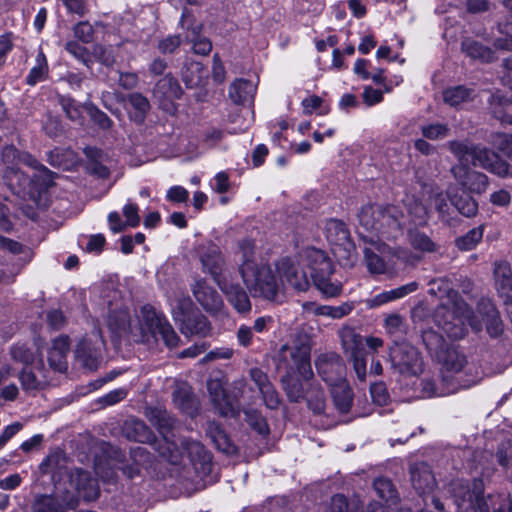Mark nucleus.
Here are the masks:
<instances>
[{"label": "nucleus", "mask_w": 512, "mask_h": 512, "mask_svg": "<svg viewBox=\"0 0 512 512\" xmlns=\"http://www.w3.org/2000/svg\"><path fill=\"white\" fill-rule=\"evenodd\" d=\"M244 261L239 271L242 280L253 298L275 301L282 292L280 281L277 280L272 268L251 258L253 245L245 241L241 245Z\"/></svg>", "instance_id": "obj_1"}, {"label": "nucleus", "mask_w": 512, "mask_h": 512, "mask_svg": "<svg viewBox=\"0 0 512 512\" xmlns=\"http://www.w3.org/2000/svg\"><path fill=\"white\" fill-rule=\"evenodd\" d=\"M434 320L448 337L454 339H461L466 335L467 324L475 331L481 330V324L474 321L470 308L455 291L449 293L447 302L436 308Z\"/></svg>", "instance_id": "obj_2"}, {"label": "nucleus", "mask_w": 512, "mask_h": 512, "mask_svg": "<svg viewBox=\"0 0 512 512\" xmlns=\"http://www.w3.org/2000/svg\"><path fill=\"white\" fill-rule=\"evenodd\" d=\"M311 348V339L307 335H298L292 344H284L277 351V369L284 372V375H298L303 381L312 379Z\"/></svg>", "instance_id": "obj_3"}, {"label": "nucleus", "mask_w": 512, "mask_h": 512, "mask_svg": "<svg viewBox=\"0 0 512 512\" xmlns=\"http://www.w3.org/2000/svg\"><path fill=\"white\" fill-rule=\"evenodd\" d=\"M449 149L458 158L460 163L467 166L471 163L486 169L500 177L510 174V166L498 154L480 145H473L462 141L449 142Z\"/></svg>", "instance_id": "obj_4"}, {"label": "nucleus", "mask_w": 512, "mask_h": 512, "mask_svg": "<svg viewBox=\"0 0 512 512\" xmlns=\"http://www.w3.org/2000/svg\"><path fill=\"white\" fill-rule=\"evenodd\" d=\"M180 447L175 442L169 441L164 437V443L159 447V453L171 464H179L186 454L196 469L199 468L204 472L211 470L212 457L204 446L195 440L181 439Z\"/></svg>", "instance_id": "obj_5"}, {"label": "nucleus", "mask_w": 512, "mask_h": 512, "mask_svg": "<svg viewBox=\"0 0 512 512\" xmlns=\"http://www.w3.org/2000/svg\"><path fill=\"white\" fill-rule=\"evenodd\" d=\"M307 265L311 270V278L315 287L326 298L337 297L342 293V282L332 280L333 268L330 260L318 249H308L305 252Z\"/></svg>", "instance_id": "obj_6"}, {"label": "nucleus", "mask_w": 512, "mask_h": 512, "mask_svg": "<svg viewBox=\"0 0 512 512\" xmlns=\"http://www.w3.org/2000/svg\"><path fill=\"white\" fill-rule=\"evenodd\" d=\"M142 331V341H149L150 337L158 340L160 337L165 345L174 348L178 345L179 337L165 316L158 313L151 305H144L139 315Z\"/></svg>", "instance_id": "obj_7"}, {"label": "nucleus", "mask_w": 512, "mask_h": 512, "mask_svg": "<svg viewBox=\"0 0 512 512\" xmlns=\"http://www.w3.org/2000/svg\"><path fill=\"white\" fill-rule=\"evenodd\" d=\"M451 492L458 512H490L484 496V482L474 479L471 483L463 480L451 482Z\"/></svg>", "instance_id": "obj_8"}, {"label": "nucleus", "mask_w": 512, "mask_h": 512, "mask_svg": "<svg viewBox=\"0 0 512 512\" xmlns=\"http://www.w3.org/2000/svg\"><path fill=\"white\" fill-rule=\"evenodd\" d=\"M388 359L394 373L403 376H417L423 371L420 352L413 345L394 342L388 349Z\"/></svg>", "instance_id": "obj_9"}, {"label": "nucleus", "mask_w": 512, "mask_h": 512, "mask_svg": "<svg viewBox=\"0 0 512 512\" xmlns=\"http://www.w3.org/2000/svg\"><path fill=\"white\" fill-rule=\"evenodd\" d=\"M359 236L368 244L363 249L364 262L368 272L372 275H393L394 268L387 259L390 254L389 246L374 236H366L362 232H359Z\"/></svg>", "instance_id": "obj_10"}, {"label": "nucleus", "mask_w": 512, "mask_h": 512, "mask_svg": "<svg viewBox=\"0 0 512 512\" xmlns=\"http://www.w3.org/2000/svg\"><path fill=\"white\" fill-rule=\"evenodd\" d=\"M281 289L291 288L297 292H305L310 287V281L303 265L290 258H284L276 264Z\"/></svg>", "instance_id": "obj_11"}, {"label": "nucleus", "mask_w": 512, "mask_h": 512, "mask_svg": "<svg viewBox=\"0 0 512 512\" xmlns=\"http://www.w3.org/2000/svg\"><path fill=\"white\" fill-rule=\"evenodd\" d=\"M437 359L442 363V381L444 383L455 382L459 380L461 383H471V386L476 384L475 378L464 380L462 378V371L467 364L466 356L460 352L456 347H446Z\"/></svg>", "instance_id": "obj_12"}, {"label": "nucleus", "mask_w": 512, "mask_h": 512, "mask_svg": "<svg viewBox=\"0 0 512 512\" xmlns=\"http://www.w3.org/2000/svg\"><path fill=\"white\" fill-rule=\"evenodd\" d=\"M315 366L319 376L328 385L332 386L344 381L345 365L339 354L325 352L315 359Z\"/></svg>", "instance_id": "obj_13"}, {"label": "nucleus", "mask_w": 512, "mask_h": 512, "mask_svg": "<svg viewBox=\"0 0 512 512\" xmlns=\"http://www.w3.org/2000/svg\"><path fill=\"white\" fill-rule=\"evenodd\" d=\"M452 174L463 191L482 194L488 187V177L477 171L470 170L465 163H459L452 169Z\"/></svg>", "instance_id": "obj_14"}, {"label": "nucleus", "mask_w": 512, "mask_h": 512, "mask_svg": "<svg viewBox=\"0 0 512 512\" xmlns=\"http://www.w3.org/2000/svg\"><path fill=\"white\" fill-rule=\"evenodd\" d=\"M198 253L203 270L210 273L217 284L219 281H223L221 273L225 262L220 248L216 244L208 242L199 247Z\"/></svg>", "instance_id": "obj_15"}, {"label": "nucleus", "mask_w": 512, "mask_h": 512, "mask_svg": "<svg viewBox=\"0 0 512 512\" xmlns=\"http://www.w3.org/2000/svg\"><path fill=\"white\" fill-rule=\"evenodd\" d=\"M70 484L85 501H94L100 495L97 480L85 470H73L70 474Z\"/></svg>", "instance_id": "obj_16"}, {"label": "nucleus", "mask_w": 512, "mask_h": 512, "mask_svg": "<svg viewBox=\"0 0 512 512\" xmlns=\"http://www.w3.org/2000/svg\"><path fill=\"white\" fill-rule=\"evenodd\" d=\"M384 212L380 216L379 234L387 238H395L405 226V216L403 212L394 205L383 206Z\"/></svg>", "instance_id": "obj_17"}, {"label": "nucleus", "mask_w": 512, "mask_h": 512, "mask_svg": "<svg viewBox=\"0 0 512 512\" xmlns=\"http://www.w3.org/2000/svg\"><path fill=\"white\" fill-rule=\"evenodd\" d=\"M249 376L262 395L264 404L269 409L278 408L280 404L279 394L270 382L268 375L260 368L255 367L249 370Z\"/></svg>", "instance_id": "obj_18"}, {"label": "nucleus", "mask_w": 512, "mask_h": 512, "mask_svg": "<svg viewBox=\"0 0 512 512\" xmlns=\"http://www.w3.org/2000/svg\"><path fill=\"white\" fill-rule=\"evenodd\" d=\"M383 212V205L380 204L363 206L358 214V233L362 232L363 235L379 238V229L381 227L379 221Z\"/></svg>", "instance_id": "obj_19"}, {"label": "nucleus", "mask_w": 512, "mask_h": 512, "mask_svg": "<svg viewBox=\"0 0 512 512\" xmlns=\"http://www.w3.org/2000/svg\"><path fill=\"white\" fill-rule=\"evenodd\" d=\"M188 10H184L181 16L180 24L182 28L188 30L186 34V40L192 44L194 53L199 55H208L212 50L211 41L201 35L203 25L198 23L195 25H187L189 18Z\"/></svg>", "instance_id": "obj_20"}, {"label": "nucleus", "mask_w": 512, "mask_h": 512, "mask_svg": "<svg viewBox=\"0 0 512 512\" xmlns=\"http://www.w3.org/2000/svg\"><path fill=\"white\" fill-rule=\"evenodd\" d=\"M104 346L102 339L93 343L90 339H83L76 349V357L81 364L89 370H96L101 362V348Z\"/></svg>", "instance_id": "obj_21"}, {"label": "nucleus", "mask_w": 512, "mask_h": 512, "mask_svg": "<svg viewBox=\"0 0 512 512\" xmlns=\"http://www.w3.org/2000/svg\"><path fill=\"white\" fill-rule=\"evenodd\" d=\"M22 389L28 393L43 389L49 383L47 370L43 360L40 359L34 366V370L24 368L19 375Z\"/></svg>", "instance_id": "obj_22"}, {"label": "nucleus", "mask_w": 512, "mask_h": 512, "mask_svg": "<svg viewBox=\"0 0 512 512\" xmlns=\"http://www.w3.org/2000/svg\"><path fill=\"white\" fill-rule=\"evenodd\" d=\"M192 292L196 300L206 311L216 313L223 307L221 296L205 280H197L192 287Z\"/></svg>", "instance_id": "obj_23"}, {"label": "nucleus", "mask_w": 512, "mask_h": 512, "mask_svg": "<svg viewBox=\"0 0 512 512\" xmlns=\"http://www.w3.org/2000/svg\"><path fill=\"white\" fill-rule=\"evenodd\" d=\"M218 286L238 313L250 312L251 301L246 291L239 284L231 283L223 278V281H219Z\"/></svg>", "instance_id": "obj_24"}, {"label": "nucleus", "mask_w": 512, "mask_h": 512, "mask_svg": "<svg viewBox=\"0 0 512 512\" xmlns=\"http://www.w3.org/2000/svg\"><path fill=\"white\" fill-rule=\"evenodd\" d=\"M87 157L86 169L89 174L106 179L110 175L108 164L111 162L106 153L96 147L87 146L83 149Z\"/></svg>", "instance_id": "obj_25"}, {"label": "nucleus", "mask_w": 512, "mask_h": 512, "mask_svg": "<svg viewBox=\"0 0 512 512\" xmlns=\"http://www.w3.org/2000/svg\"><path fill=\"white\" fill-rule=\"evenodd\" d=\"M411 482L419 494H428L436 486L435 477L427 463H415L410 468Z\"/></svg>", "instance_id": "obj_26"}, {"label": "nucleus", "mask_w": 512, "mask_h": 512, "mask_svg": "<svg viewBox=\"0 0 512 512\" xmlns=\"http://www.w3.org/2000/svg\"><path fill=\"white\" fill-rule=\"evenodd\" d=\"M69 348L70 342L67 336H59L53 340L52 346L48 351V363L52 370L60 373L67 370Z\"/></svg>", "instance_id": "obj_27"}, {"label": "nucleus", "mask_w": 512, "mask_h": 512, "mask_svg": "<svg viewBox=\"0 0 512 512\" xmlns=\"http://www.w3.org/2000/svg\"><path fill=\"white\" fill-rule=\"evenodd\" d=\"M153 94L161 105H165L166 103H171L179 99L182 95V89L178 80L172 74L168 73L158 80Z\"/></svg>", "instance_id": "obj_28"}, {"label": "nucleus", "mask_w": 512, "mask_h": 512, "mask_svg": "<svg viewBox=\"0 0 512 512\" xmlns=\"http://www.w3.org/2000/svg\"><path fill=\"white\" fill-rule=\"evenodd\" d=\"M447 197L455 209L465 217H473L478 212L477 201L466 191L450 186L447 189Z\"/></svg>", "instance_id": "obj_29"}, {"label": "nucleus", "mask_w": 512, "mask_h": 512, "mask_svg": "<svg viewBox=\"0 0 512 512\" xmlns=\"http://www.w3.org/2000/svg\"><path fill=\"white\" fill-rule=\"evenodd\" d=\"M207 390L214 408L220 415L227 416L232 413V404L220 379L208 380Z\"/></svg>", "instance_id": "obj_30"}, {"label": "nucleus", "mask_w": 512, "mask_h": 512, "mask_svg": "<svg viewBox=\"0 0 512 512\" xmlns=\"http://www.w3.org/2000/svg\"><path fill=\"white\" fill-rule=\"evenodd\" d=\"M180 330L185 336L206 337L211 327L204 315L192 313L186 318H181Z\"/></svg>", "instance_id": "obj_31"}, {"label": "nucleus", "mask_w": 512, "mask_h": 512, "mask_svg": "<svg viewBox=\"0 0 512 512\" xmlns=\"http://www.w3.org/2000/svg\"><path fill=\"white\" fill-rule=\"evenodd\" d=\"M354 308L355 305L353 302H345L339 306L316 305L313 302L303 303V309L305 311L311 312L314 315L327 316L332 319H341L349 315Z\"/></svg>", "instance_id": "obj_32"}, {"label": "nucleus", "mask_w": 512, "mask_h": 512, "mask_svg": "<svg viewBox=\"0 0 512 512\" xmlns=\"http://www.w3.org/2000/svg\"><path fill=\"white\" fill-rule=\"evenodd\" d=\"M488 334L492 337L499 336L503 331V324L499 312L489 300H483L478 305Z\"/></svg>", "instance_id": "obj_33"}, {"label": "nucleus", "mask_w": 512, "mask_h": 512, "mask_svg": "<svg viewBox=\"0 0 512 512\" xmlns=\"http://www.w3.org/2000/svg\"><path fill=\"white\" fill-rule=\"evenodd\" d=\"M331 397L339 414H347L350 411L354 394L352 388L345 381L331 386Z\"/></svg>", "instance_id": "obj_34"}, {"label": "nucleus", "mask_w": 512, "mask_h": 512, "mask_svg": "<svg viewBox=\"0 0 512 512\" xmlns=\"http://www.w3.org/2000/svg\"><path fill=\"white\" fill-rule=\"evenodd\" d=\"M422 392L427 397H441L449 394H453L458 391L460 388H469L471 387V383H461L459 380L457 384L455 382L444 383L442 379L440 383L437 384L435 381L430 379H425L422 381Z\"/></svg>", "instance_id": "obj_35"}, {"label": "nucleus", "mask_w": 512, "mask_h": 512, "mask_svg": "<svg viewBox=\"0 0 512 512\" xmlns=\"http://www.w3.org/2000/svg\"><path fill=\"white\" fill-rule=\"evenodd\" d=\"M339 337L347 357L365 352L363 338L354 328L344 326L339 330Z\"/></svg>", "instance_id": "obj_36"}, {"label": "nucleus", "mask_w": 512, "mask_h": 512, "mask_svg": "<svg viewBox=\"0 0 512 512\" xmlns=\"http://www.w3.org/2000/svg\"><path fill=\"white\" fill-rule=\"evenodd\" d=\"M461 48L468 57L482 63H490L496 59L495 52L491 48L470 38L462 41Z\"/></svg>", "instance_id": "obj_37"}, {"label": "nucleus", "mask_w": 512, "mask_h": 512, "mask_svg": "<svg viewBox=\"0 0 512 512\" xmlns=\"http://www.w3.org/2000/svg\"><path fill=\"white\" fill-rule=\"evenodd\" d=\"M256 86L249 80L237 79L230 85L229 97L235 104L244 105L253 101Z\"/></svg>", "instance_id": "obj_38"}, {"label": "nucleus", "mask_w": 512, "mask_h": 512, "mask_svg": "<svg viewBox=\"0 0 512 512\" xmlns=\"http://www.w3.org/2000/svg\"><path fill=\"white\" fill-rule=\"evenodd\" d=\"M417 288V282H410L393 290L384 291L374 296L373 298L369 299L367 303L370 308H375L388 302H391L393 300L400 299L410 293H413L414 291L417 290Z\"/></svg>", "instance_id": "obj_39"}, {"label": "nucleus", "mask_w": 512, "mask_h": 512, "mask_svg": "<svg viewBox=\"0 0 512 512\" xmlns=\"http://www.w3.org/2000/svg\"><path fill=\"white\" fill-rule=\"evenodd\" d=\"M490 110L495 118L502 123L512 124V100L502 94L496 93L491 96Z\"/></svg>", "instance_id": "obj_40"}, {"label": "nucleus", "mask_w": 512, "mask_h": 512, "mask_svg": "<svg viewBox=\"0 0 512 512\" xmlns=\"http://www.w3.org/2000/svg\"><path fill=\"white\" fill-rule=\"evenodd\" d=\"M174 404L185 413H192L195 400L191 387L186 382H177L172 393Z\"/></svg>", "instance_id": "obj_41"}, {"label": "nucleus", "mask_w": 512, "mask_h": 512, "mask_svg": "<svg viewBox=\"0 0 512 512\" xmlns=\"http://www.w3.org/2000/svg\"><path fill=\"white\" fill-rule=\"evenodd\" d=\"M181 77L187 88H195L202 85L206 75L200 62L187 61L182 68Z\"/></svg>", "instance_id": "obj_42"}, {"label": "nucleus", "mask_w": 512, "mask_h": 512, "mask_svg": "<svg viewBox=\"0 0 512 512\" xmlns=\"http://www.w3.org/2000/svg\"><path fill=\"white\" fill-rule=\"evenodd\" d=\"M327 237L331 243L335 244L334 253H336V249L341 246H343L345 250H348V248L351 247L349 231L341 221L331 220L328 223Z\"/></svg>", "instance_id": "obj_43"}, {"label": "nucleus", "mask_w": 512, "mask_h": 512, "mask_svg": "<svg viewBox=\"0 0 512 512\" xmlns=\"http://www.w3.org/2000/svg\"><path fill=\"white\" fill-rule=\"evenodd\" d=\"M19 163L34 169L37 172V174L34 175V178L40 181L41 185L45 187L52 185L55 173L38 162V160L31 154L22 152L19 156Z\"/></svg>", "instance_id": "obj_44"}, {"label": "nucleus", "mask_w": 512, "mask_h": 512, "mask_svg": "<svg viewBox=\"0 0 512 512\" xmlns=\"http://www.w3.org/2000/svg\"><path fill=\"white\" fill-rule=\"evenodd\" d=\"M475 96L474 89L463 85L450 87L443 91V101L451 107H457L463 103L470 102Z\"/></svg>", "instance_id": "obj_45"}, {"label": "nucleus", "mask_w": 512, "mask_h": 512, "mask_svg": "<svg viewBox=\"0 0 512 512\" xmlns=\"http://www.w3.org/2000/svg\"><path fill=\"white\" fill-rule=\"evenodd\" d=\"M145 415L162 434L172 430L175 425V419L165 409L159 407H149L146 408Z\"/></svg>", "instance_id": "obj_46"}, {"label": "nucleus", "mask_w": 512, "mask_h": 512, "mask_svg": "<svg viewBox=\"0 0 512 512\" xmlns=\"http://www.w3.org/2000/svg\"><path fill=\"white\" fill-rule=\"evenodd\" d=\"M128 102L133 109L129 112L130 119L136 124H142L150 110L149 100L143 94L134 92L129 94Z\"/></svg>", "instance_id": "obj_47"}, {"label": "nucleus", "mask_w": 512, "mask_h": 512, "mask_svg": "<svg viewBox=\"0 0 512 512\" xmlns=\"http://www.w3.org/2000/svg\"><path fill=\"white\" fill-rule=\"evenodd\" d=\"M3 177L6 184L15 193L24 191L32 182V179L16 166H7Z\"/></svg>", "instance_id": "obj_48"}, {"label": "nucleus", "mask_w": 512, "mask_h": 512, "mask_svg": "<svg viewBox=\"0 0 512 512\" xmlns=\"http://www.w3.org/2000/svg\"><path fill=\"white\" fill-rule=\"evenodd\" d=\"M302 380L298 375L287 374L281 377L283 389L291 402L298 403L305 398Z\"/></svg>", "instance_id": "obj_49"}, {"label": "nucleus", "mask_w": 512, "mask_h": 512, "mask_svg": "<svg viewBox=\"0 0 512 512\" xmlns=\"http://www.w3.org/2000/svg\"><path fill=\"white\" fill-rule=\"evenodd\" d=\"M125 433L129 439L136 442H149L153 439V434L148 426L141 420L130 419L125 422Z\"/></svg>", "instance_id": "obj_50"}, {"label": "nucleus", "mask_w": 512, "mask_h": 512, "mask_svg": "<svg viewBox=\"0 0 512 512\" xmlns=\"http://www.w3.org/2000/svg\"><path fill=\"white\" fill-rule=\"evenodd\" d=\"M384 327L387 334L393 338L403 337L408 330V325L403 316L391 313L385 316Z\"/></svg>", "instance_id": "obj_51"}, {"label": "nucleus", "mask_w": 512, "mask_h": 512, "mask_svg": "<svg viewBox=\"0 0 512 512\" xmlns=\"http://www.w3.org/2000/svg\"><path fill=\"white\" fill-rule=\"evenodd\" d=\"M373 487L377 495L390 505L396 504L399 500L398 493L388 478L379 477L374 480Z\"/></svg>", "instance_id": "obj_52"}, {"label": "nucleus", "mask_w": 512, "mask_h": 512, "mask_svg": "<svg viewBox=\"0 0 512 512\" xmlns=\"http://www.w3.org/2000/svg\"><path fill=\"white\" fill-rule=\"evenodd\" d=\"M405 206L408 212L411 222L414 225L422 226L427 223L428 210L427 208L415 198H407L405 200Z\"/></svg>", "instance_id": "obj_53"}, {"label": "nucleus", "mask_w": 512, "mask_h": 512, "mask_svg": "<svg viewBox=\"0 0 512 512\" xmlns=\"http://www.w3.org/2000/svg\"><path fill=\"white\" fill-rule=\"evenodd\" d=\"M308 408L317 415L325 413L324 392L318 384H311L306 396Z\"/></svg>", "instance_id": "obj_54"}, {"label": "nucleus", "mask_w": 512, "mask_h": 512, "mask_svg": "<svg viewBox=\"0 0 512 512\" xmlns=\"http://www.w3.org/2000/svg\"><path fill=\"white\" fill-rule=\"evenodd\" d=\"M422 340L431 355L435 357L447 347L443 336L432 329H426L422 332Z\"/></svg>", "instance_id": "obj_55"}, {"label": "nucleus", "mask_w": 512, "mask_h": 512, "mask_svg": "<svg viewBox=\"0 0 512 512\" xmlns=\"http://www.w3.org/2000/svg\"><path fill=\"white\" fill-rule=\"evenodd\" d=\"M207 433L215 443L218 450L225 453H230L232 451L233 447L219 424L210 422L207 427Z\"/></svg>", "instance_id": "obj_56"}, {"label": "nucleus", "mask_w": 512, "mask_h": 512, "mask_svg": "<svg viewBox=\"0 0 512 512\" xmlns=\"http://www.w3.org/2000/svg\"><path fill=\"white\" fill-rule=\"evenodd\" d=\"M430 203L438 212L439 218L442 222L448 225H452L454 223L446 196L442 192H433L430 196Z\"/></svg>", "instance_id": "obj_57"}, {"label": "nucleus", "mask_w": 512, "mask_h": 512, "mask_svg": "<svg viewBox=\"0 0 512 512\" xmlns=\"http://www.w3.org/2000/svg\"><path fill=\"white\" fill-rule=\"evenodd\" d=\"M483 227L478 226L469 230L465 235L455 240L456 246L462 251L474 249L483 238Z\"/></svg>", "instance_id": "obj_58"}, {"label": "nucleus", "mask_w": 512, "mask_h": 512, "mask_svg": "<svg viewBox=\"0 0 512 512\" xmlns=\"http://www.w3.org/2000/svg\"><path fill=\"white\" fill-rule=\"evenodd\" d=\"M48 73V64L46 60V56L42 51L38 53L36 56V64L30 70L26 82L27 84L33 86L36 83L43 81Z\"/></svg>", "instance_id": "obj_59"}, {"label": "nucleus", "mask_w": 512, "mask_h": 512, "mask_svg": "<svg viewBox=\"0 0 512 512\" xmlns=\"http://www.w3.org/2000/svg\"><path fill=\"white\" fill-rule=\"evenodd\" d=\"M490 512H512V500L506 494H488L485 496Z\"/></svg>", "instance_id": "obj_60"}, {"label": "nucleus", "mask_w": 512, "mask_h": 512, "mask_svg": "<svg viewBox=\"0 0 512 512\" xmlns=\"http://www.w3.org/2000/svg\"><path fill=\"white\" fill-rule=\"evenodd\" d=\"M132 456L135 461V465H126L122 467L123 473L130 479L139 475L140 465H143L146 459H148V453L144 448L137 447L132 451Z\"/></svg>", "instance_id": "obj_61"}, {"label": "nucleus", "mask_w": 512, "mask_h": 512, "mask_svg": "<svg viewBox=\"0 0 512 512\" xmlns=\"http://www.w3.org/2000/svg\"><path fill=\"white\" fill-rule=\"evenodd\" d=\"M409 242L414 249L422 252H433L435 250L434 242L426 234L419 231L409 232Z\"/></svg>", "instance_id": "obj_62"}, {"label": "nucleus", "mask_w": 512, "mask_h": 512, "mask_svg": "<svg viewBox=\"0 0 512 512\" xmlns=\"http://www.w3.org/2000/svg\"><path fill=\"white\" fill-rule=\"evenodd\" d=\"M34 512H65L62 505L52 496L42 495L35 500Z\"/></svg>", "instance_id": "obj_63"}, {"label": "nucleus", "mask_w": 512, "mask_h": 512, "mask_svg": "<svg viewBox=\"0 0 512 512\" xmlns=\"http://www.w3.org/2000/svg\"><path fill=\"white\" fill-rule=\"evenodd\" d=\"M490 143L494 148L502 152L507 158L512 160V134L496 133L492 134Z\"/></svg>", "instance_id": "obj_64"}]
</instances>
